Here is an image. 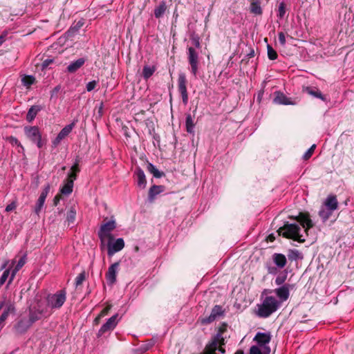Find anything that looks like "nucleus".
Returning <instances> with one entry per match:
<instances>
[{"instance_id": "f257e3e1", "label": "nucleus", "mask_w": 354, "mask_h": 354, "mask_svg": "<svg viewBox=\"0 0 354 354\" xmlns=\"http://www.w3.org/2000/svg\"><path fill=\"white\" fill-rule=\"evenodd\" d=\"M227 329V325L223 323L218 328L217 333L214 336L211 342H209L205 347V350L207 351L208 354H216V351H218L221 353H224L225 350L222 346L225 344V339L227 335H225Z\"/></svg>"}, {"instance_id": "f03ea898", "label": "nucleus", "mask_w": 354, "mask_h": 354, "mask_svg": "<svg viewBox=\"0 0 354 354\" xmlns=\"http://www.w3.org/2000/svg\"><path fill=\"white\" fill-rule=\"evenodd\" d=\"M281 306V301L274 297L267 296L261 304L257 305V315L261 318H267L276 312Z\"/></svg>"}, {"instance_id": "7ed1b4c3", "label": "nucleus", "mask_w": 354, "mask_h": 354, "mask_svg": "<svg viewBox=\"0 0 354 354\" xmlns=\"http://www.w3.org/2000/svg\"><path fill=\"white\" fill-rule=\"evenodd\" d=\"M300 227L295 223H286L278 230L279 234H282L284 237L292 239L299 242H304L305 239H302L300 234Z\"/></svg>"}, {"instance_id": "20e7f679", "label": "nucleus", "mask_w": 354, "mask_h": 354, "mask_svg": "<svg viewBox=\"0 0 354 354\" xmlns=\"http://www.w3.org/2000/svg\"><path fill=\"white\" fill-rule=\"evenodd\" d=\"M66 299V292L64 289L57 291L55 294H49L46 297L48 306L51 309H59Z\"/></svg>"}, {"instance_id": "39448f33", "label": "nucleus", "mask_w": 354, "mask_h": 354, "mask_svg": "<svg viewBox=\"0 0 354 354\" xmlns=\"http://www.w3.org/2000/svg\"><path fill=\"white\" fill-rule=\"evenodd\" d=\"M116 228V222L114 219L110 220L101 225L98 232L97 236L103 243L106 239H113L111 232Z\"/></svg>"}, {"instance_id": "423d86ee", "label": "nucleus", "mask_w": 354, "mask_h": 354, "mask_svg": "<svg viewBox=\"0 0 354 354\" xmlns=\"http://www.w3.org/2000/svg\"><path fill=\"white\" fill-rule=\"evenodd\" d=\"M24 133L26 137L33 143H35L39 149H41L44 146V142L41 140V134L38 127H25Z\"/></svg>"}, {"instance_id": "0eeeda50", "label": "nucleus", "mask_w": 354, "mask_h": 354, "mask_svg": "<svg viewBox=\"0 0 354 354\" xmlns=\"http://www.w3.org/2000/svg\"><path fill=\"white\" fill-rule=\"evenodd\" d=\"M272 259L276 267L268 266V272L269 274H276L277 269H282L286 266L287 259L283 254L274 253L272 256Z\"/></svg>"}, {"instance_id": "6e6552de", "label": "nucleus", "mask_w": 354, "mask_h": 354, "mask_svg": "<svg viewBox=\"0 0 354 354\" xmlns=\"http://www.w3.org/2000/svg\"><path fill=\"white\" fill-rule=\"evenodd\" d=\"M187 59L191 66V73L196 76L198 70L199 56L194 48H187Z\"/></svg>"}, {"instance_id": "1a4fd4ad", "label": "nucleus", "mask_w": 354, "mask_h": 354, "mask_svg": "<svg viewBox=\"0 0 354 354\" xmlns=\"http://www.w3.org/2000/svg\"><path fill=\"white\" fill-rule=\"evenodd\" d=\"M187 78L184 73H180L178 78V89L182 97L183 103L187 105L189 100L188 93L187 90Z\"/></svg>"}, {"instance_id": "9d476101", "label": "nucleus", "mask_w": 354, "mask_h": 354, "mask_svg": "<svg viewBox=\"0 0 354 354\" xmlns=\"http://www.w3.org/2000/svg\"><path fill=\"white\" fill-rule=\"evenodd\" d=\"M32 324L28 317H21L14 325L13 330L15 334L21 335L25 334L31 327Z\"/></svg>"}, {"instance_id": "9b49d317", "label": "nucleus", "mask_w": 354, "mask_h": 354, "mask_svg": "<svg viewBox=\"0 0 354 354\" xmlns=\"http://www.w3.org/2000/svg\"><path fill=\"white\" fill-rule=\"evenodd\" d=\"M124 247V241L122 238H118L115 240L109 239L107 243V254L109 257L113 256L116 252L122 250Z\"/></svg>"}, {"instance_id": "f8f14e48", "label": "nucleus", "mask_w": 354, "mask_h": 354, "mask_svg": "<svg viewBox=\"0 0 354 354\" xmlns=\"http://www.w3.org/2000/svg\"><path fill=\"white\" fill-rule=\"evenodd\" d=\"M118 314H115L104 323L97 333V337H101L106 333L113 330L118 322Z\"/></svg>"}, {"instance_id": "ddd939ff", "label": "nucleus", "mask_w": 354, "mask_h": 354, "mask_svg": "<svg viewBox=\"0 0 354 354\" xmlns=\"http://www.w3.org/2000/svg\"><path fill=\"white\" fill-rule=\"evenodd\" d=\"M3 308H4L3 313L0 315V331L6 325V321L8 319V316L10 314H14L15 313V305L10 301H6V304Z\"/></svg>"}, {"instance_id": "4468645a", "label": "nucleus", "mask_w": 354, "mask_h": 354, "mask_svg": "<svg viewBox=\"0 0 354 354\" xmlns=\"http://www.w3.org/2000/svg\"><path fill=\"white\" fill-rule=\"evenodd\" d=\"M271 338L272 335L270 332H258L254 336L253 340L257 343V345L259 346L270 348L269 344L271 341Z\"/></svg>"}, {"instance_id": "2eb2a0df", "label": "nucleus", "mask_w": 354, "mask_h": 354, "mask_svg": "<svg viewBox=\"0 0 354 354\" xmlns=\"http://www.w3.org/2000/svg\"><path fill=\"white\" fill-rule=\"evenodd\" d=\"M75 121H73L71 124L65 126L60 132L57 134V137L53 141V145L55 147L60 142L66 137L73 130L75 125Z\"/></svg>"}, {"instance_id": "dca6fc26", "label": "nucleus", "mask_w": 354, "mask_h": 354, "mask_svg": "<svg viewBox=\"0 0 354 354\" xmlns=\"http://www.w3.org/2000/svg\"><path fill=\"white\" fill-rule=\"evenodd\" d=\"M223 314L222 306L216 305L212 309L211 313L208 317H204L201 319L203 324H208L213 322L218 317Z\"/></svg>"}, {"instance_id": "f3484780", "label": "nucleus", "mask_w": 354, "mask_h": 354, "mask_svg": "<svg viewBox=\"0 0 354 354\" xmlns=\"http://www.w3.org/2000/svg\"><path fill=\"white\" fill-rule=\"evenodd\" d=\"M119 266V262H115L111 264L109 266L107 272L106 273V279L109 286H112L116 281V275L118 273Z\"/></svg>"}, {"instance_id": "a211bd4d", "label": "nucleus", "mask_w": 354, "mask_h": 354, "mask_svg": "<svg viewBox=\"0 0 354 354\" xmlns=\"http://www.w3.org/2000/svg\"><path fill=\"white\" fill-rule=\"evenodd\" d=\"M291 285L289 283L283 284L279 288H276L274 292L276 294L277 297L281 300L280 301H286L290 296V288Z\"/></svg>"}, {"instance_id": "6ab92c4d", "label": "nucleus", "mask_w": 354, "mask_h": 354, "mask_svg": "<svg viewBox=\"0 0 354 354\" xmlns=\"http://www.w3.org/2000/svg\"><path fill=\"white\" fill-rule=\"evenodd\" d=\"M50 191V185H47L44 189L42 190L41 193L40 194V196L36 203L35 207V212L37 214H39L41 208L44 206V204L45 203L46 198L47 197L48 194Z\"/></svg>"}, {"instance_id": "aec40b11", "label": "nucleus", "mask_w": 354, "mask_h": 354, "mask_svg": "<svg viewBox=\"0 0 354 354\" xmlns=\"http://www.w3.org/2000/svg\"><path fill=\"white\" fill-rule=\"evenodd\" d=\"M295 218L302 225L306 232L313 226V221L307 214L300 213Z\"/></svg>"}, {"instance_id": "412c9836", "label": "nucleus", "mask_w": 354, "mask_h": 354, "mask_svg": "<svg viewBox=\"0 0 354 354\" xmlns=\"http://www.w3.org/2000/svg\"><path fill=\"white\" fill-rule=\"evenodd\" d=\"M165 190V187L163 185H152L148 192V201L150 203H153L157 195L163 192Z\"/></svg>"}, {"instance_id": "4be33fe9", "label": "nucleus", "mask_w": 354, "mask_h": 354, "mask_svg": "<svg viewBox=\"0 0 354 354\" xmlns=\"http://www.w3.org/2000/svg\"><path fill=\"white\" fill-rule=\"evenodd\" d=\"M274 94V103L283 105L295 104V103L290 98H288L283 93L277 91L275 92Z\"/></svg>"}, {"instance_id": "5701e85b", "label": "nucleus", "mask_w": 354, "mask_h": 354, "mask_svg": "<svg viewBox=\"0 0 354 354\" xmlns=\"http://www.w3.org/2000/svg\"><path fill=\"white\" fill-rule=\"evenodd\" d=\"M134 174L136 177L138 186L142 189L145 188L147 180L144 171L140 167H138L136 169Z\"/></svg>"}, {"instance_id": "b1692460", "label": "nucleus", "mask_w": 354, "mask_h": 354, "mask_svg": "<svg viewBox=\"0 0 354 354\" xmlns=\"http://www.w3.org/2000/svg\"><path fill=\"white\" fill-rule=\"evenodd\" d=\"M324 206L330 210L335 211L338 207V202L336 196L329 195L324 203Z\"/></svg>"}, {"instance_id": "393cba45", "label": "nucleus", "mask_w": 354, "mask_h": 354, "mask_svg": "<svg viewBox=\"0 0 354 354\" xmlns=\"http://www.w3.org/2000/svg\"><path fill=\"white\" fill-rule=\"evenodd\" d=\"M86 59L84 57L79 58L78 59L72 62L67 66V71L71 73H75L80 69L85 63Z\"/></svg>"}, {"instance_id": "a878e982", "label": "nucleus", "mask_w": 354, "mask_h": 354, "mask_svg": "<svg viewBox=\"0 0 354 354\" xmlns=\"http://www.w3.org/2000/svg\"><path fill=\"white\" fill-rule=\"evenodd\" d=\"M80 159L77 158L73 165L71 168V171L68 174L66 180H72L74 183V180L77 179V174L80 171L79 167Z\"/></svg>"}, {"instance_id": "bb28decb", "label": "nucleus", "mask_w": 354, "mask_h": 354, "mask_svg": "<svg viewBox=\"0 0 354 354\" xmlns=\"http://www.w3.org/2000/svg\"><path fill=\"white\" fill-rule=\"evenodd\" d=\"M26 261V255L24 254L22 256L18 261L17 263L15 266V268L12 269L9 281L8 284H10L12 281H13L16 274L17 272L24 266Z\"/></svg>"}, {"instance_id": "cd10ccee", "label": "nucleus", "mask_w": 354, "mask_h": 354, "mask_svg": "<svg viewBox=\"0 0 354 354\" xmlns=\"http://www.w3.org/2000/svg\"><path fill=\"white\" fill-rule=\"evenodd\" d=\"M167 10V6L165 1H161L159 4L155 7L153 10L154 17L156 19H160L163 17Z\"/></svg>"}, {"instance_id": "c85d7f7f", "label": "nucleus", "mask_w": 354, "mask_h": 354, "mask_svg": "<svg viewBox=\"0 0 354 354\" xmlns=\"http://www.w3.org/2000/svg\"><path fill=\"white\" fill-rule=\"evenodd\" d=\"M305 91L308 94H309V95H312V96H313V97H315L316 98H319V99L322 100V101L325 102L326 100V96L324 95L322 93V92L320 91V90L318 89L317 88H316V87L308 86V87H306L305 88Z\"/></svg>"}, {"instance_id": "c756f323", "label": "nucleus", "mask_w": 354, "mask_h": 354, "mask_svg": "<svg viewBox=\"0 0 354 354\" xmlns=\"http://www.w3.org/2000/svg\"><path fill=\"white\" fill-rule=\"evenodd\" d=\"M43 317H45V315L41 314L39 311L37 310L34 309L33 308H30L29 309V313H28V319L31 322V323L33 324L35 322H36L38 320H40Z\"/></svg>"}, {"instance_id": "7c9ffc66", "label": "nucleus", "mask_w": 354, "mask_h": 354, "mask_svg": "<svg viewBox=\"0 0 354 354\" xmlns=\"http://www.w3.org/2000/svg\"><path fill=\"white\" fill-rule=\"evenodd\" d=\"M32 308L45 315V317H49L51 315V312L49 310L50 308L48 306V303L46 304L42 301H39L37 305Z\"/></svg>"}, {"instance_id": "2f4dec72", "label": "nucleus", "mask_w": 354, "mask_h": 354, "mask_svg": "<svg viewBox=\"0 0 354 354\" xmlns=\"http://www.w3.org/2000/svg\"><path fill=\"white\" fill-rule=\"evenodd\" d=\"M156 71V66H148L145 65L142 68V76L145 80H147L149 79L155 73Z\"/></svg>"}, {"instance_id": "473e14b6", "label": "nucleus", "mask_w": 354, "mask_h": 354, "mask_svg": "<svg viewBox=\"0 0 354 354\" xmlns=\"http://www.w3.org/2000/svg\"><path fill=\"white\" fill-rule=\"evenodd\" d=\"M270 348L261 347L257 345L252 346L250 348V354H270Z\"/></svg>"}, {"instance_id": "72a5a7b5", "label": "nucleus", "mask_w": 354, "mask_h": 354, "mask_svg": "<svg viewBox=\"0 0 354 354\" xmlns=\"http://www.w3.org/2000/svg\"><path fill=\"white\" fill-rule=\"evenodd\" d=\"M147 171L152 174L153 177L160 178L165 176L164 172L160 171L152 163L147 162Z\"/></svg>"}, {"instance_id": "f704fd0d", "label": "nucleus", "mask_w": 354, "mask_h": 354, "mask_svg": "<svg viewBox=\"0 0 354 354\" xmlns=\"http://www.w3.org/2000/svg\"><path fill=\"white\" fill-rule=\"evenodd\" d=\"M250 10L251 13L256 15H261L263 13V10L259 1H252L250 3Z\"/></svg>"}, {"instance_id": "c9c22d12", "label": "nucleus", "mask_w": 354, "mask_h": 354, "mask_svg": "<svg viewBox=\"0 0 354 354\" xmlns=\"http://www.w3.org/2000/svg\"><path fill=\"white\" fill-rule=\"evenodd\" d=\"M73 183L72 180H66L64 185L60 189V192L62 194L69 195L73 192Z\"/></svg>"}, {"instance_id": "e433bc0d", "label": "nucleus", "mask_w": 354, "mask_h": 354, "mask_svg": "<svg viewBox=\"0 0 354 354\" xmlns=\"http://www.w3.org/2000/svg\"><path fill=\"white\" fill-rule=\"evenodd\" d=\"M39 111L40 108L38 106H32L27 113L26 120L29 122H32Z\"/></svg>"}, {"instance_id": "4c0bfd02", "label": "nucleus", "mask_w": 354, "mask_h": 354, "mask_svg": "<svg viewBox=\"0 0 354 354\" xmlns=\"http://www.w3.org/2000/svg\"><path fill=\"white\" fill-rule=\"evenodd\" d=\"M186 131L189 133H194L195 124L191 114H187L185 120Z\"/></svg>"}, {"instance_id": "58836bf2", "label": "nucleus", "mask_w": 354, "mask_h": 354, "mask_svg": "<svg viewBox=\"0 0 354 354\" xmlns=\"http://www.w3.org/2000/svg\"><path fill=\"white\" fill-rule=\"evenodd\" d=\"M333 212V211L330 210L323 205L319 211V216L322 218L323 222H326L332 215Z\"/></svg>"}, {"instance_id": "ea45409f", "label": "nucleus", "mask_w": 354, "mask_h": 354, "mask_svg": "<svg viewBox=\"0 0 354 354\" xmlns=\"http://www.w3.org/2000/svg\"><path fill=\"white\" fill-rule=\"evenodd\" d=\"M288 257L290 261H296L297 259H302V254L297 250H290L288 251Z\"/></svg>"}, {"instance_id": "a19ab883", "label": "nucleus", "mask_w": 354, "mask_h": 354, "mask_svg": "<svg viewBox=\"0 0 354 354\" xmlns=\"http://www.w3.org/2000/svg\"><path fill=\"white\" fill-rule=\"evenodd\" d=\"M22 84L27 88H29L35 82V78L32 75H24L21 78Z\"/></svg>"}, {"instance_id": "79ce46f5", "label": "nucleus", "mask_w": 354, "mask_h": 354, "mask_svg": "<svg viewBox=\"0 0 354 354\" xmlns=\"http://www.w3.org/2000/svg\"><path fill=\"white\" fill-rule=\"evenodd\" d=\"M6 140L12 146H17L18 148H21L22 151H25L24 147L18 140V139L12 136H8Z\"/></svg>"}, {"instance_id": "37998d69", "label": "nucleus", "mask_w": 354, "mask_h": 354, "mask_svg": "<svg viewBox=\"0 0 354 354\" xmlns=\"http://www.w3.org/2000/svg\"><path fill=\"white\" fill-rule=\"evenodd\" d=\"M76 211L74 207H71L66 214V221L68 225L73 223L75 220Z\"/></svg>"}, {"instance_id": "c03bdc74", "label": "nucleus", "mask_w": 354, "mask_h": 354, "mask_svg": "<svg viewBox=\"0 0 354 354\" xmlns=\"http://www.w3.org/2000/svg\"><path fill=\"white\" fill-rule=\"evenodd\" d=\"M84 22L82 20H80L75 24H73L70 29L68 30V33L75 34L83 26Z\"/></svg>"}, {"instance_id": "a18cd8bd", "label": "nucleus", "mask_w": 354, "mask_h": 354, "mask_svg": "<svg viewBox=\"0 0 354 354\" xmlns=\"http://www.w3.org/2000/svg\"><path fill=\"white\" fill-rule=\"evenodd\" d=\"M287 279V272L279 274L275 279L274 283L277 286H283Z\"/></svg>"}, {"instance_id": "49530a36", "label": "nucleus", "mask_w": 354, "mask_h": 354, "mask_svg": "<svg viewBox=\"0 0 354 354\" xmlns=\"http://www.w3.org/2000/svg\"><path fill=\"white\" fill-rule=\"evenodd\" d=\"M286 12V5L283 1H282L279 5L277 17L279 19H283L285 16Z\"/></svg>"}, {"instance_id": "de8ad7c7", "label": "nucleus", "mask_w": 354, "mask_h": 354, "mask_svg": "<svg viewBox=\"0 0 354 354\" xmlns=\"http://www.w3.org/2000/svg\"><path fill=\"white\" fill-rule=\"evenodd\" d=\"M267 50H268V57L270 60H275L278 55L275 50L273 49V48L268 45L267 46Z\"/></svg>"}, {"instance_id": "09e8293b", "label": "nucleus", "mask_w": 354, "mask_h": 354, "mask_svg": "<svg viewBox=\"0 0 354 354\" xmlns=\"http://www.w3.org/2000/svg\"><path fill=\"white\" fill-rule=\"evenodd\" d=\"M315 147H316V145H313L306 151V153L304 154L303 156V159L304 160H308L313 155L315 149Z\"/></svg>"}, {"instance_id": "8fccbe9b", "label": "nucleus", "mask_w": 354, "mask_h": 354, "mask_svg": "<svg viewBox=\"0 0 354 354\" xmlns=\"http://www.w3.org/2000/svg\"><path fill=\"white\" fill-rule=\"evenodd\" d=\"M10 273V268L6 269L0 277V286H3L6 281Z\"/></svg>"}, {"instance_id": "3c124183", "label": "nucleus", "mask_w": 354, "mask_h": 354, "mask_svg": "<svg viewBox=\"0 0 354 354\" xmlns=\"http://www.w3.org/2000/svg\"><path fill=\"white\" fill-rule=\"evenodd\" d=\"M191 41L192 44L197 48H201V42H200V37L198 35H192L191 36Z\"/></svg>"}, {"instance_id": "603ef678", "label": "nucleus", "mask_w": 354, "mask_h": 354, "mask_svg": "<svg viewBox=\"0 0 354 354\" xmlns=\"http://www.w3.org/2000/svg\"><path fill=\"white\" fill-rule=\"evenodd\" d=\"M86 279V273L85 272H82L80 273L77 277L75 278V286H78L82 283V282Z\"/></svg>"}, {"instance_id": "864d4df0", "label": "nucleus", "mask_w": 354, "mask_h": 354, "mask_svg": "<svg viewBox=\"0 0 354 354\" xmlns=\"http://www.w3.org/2000/svg\"><path fill=\"white\" fill-rule=\"evenodd\" d=\"M96 85H97V82L95 80L88 82L86 86V91L88 92L93 91L95 88Z\"/></svg>"}, {"instance_id": "5fc2aeb1", "label": "nucleus", "mask_w": 354, "mask_h": 354, "mask_svg": "<svg viewBox=\"0 0 354 354\" xmlns=\"http://www.w3.org/2000/svg\"><path fill=\"white\" fill-rule=\"evenodd\" d=\"M278 36H279V41L280 44L282 46H285L286 42L285 34L283 32H279Z\"/></svg>"}, {"instance_id": "6e6d98bb", "label": "nucleus", "mask_w": 354, "mask_h": 354, "mask_svg": "<svg viewBox=\"0 0 354 354\" xmlns=\"http://www.w3.org/2000/svg\"><path fill=\"white\" fill-rule=\"evenodd\" d=\"M111 308V305H107L100 313V317H103L106 315Z\"/></svg>"}, {"instance_id": "4d7b16f0", "label": "nucleus", "mask_w": 354, "mask_h": 354, "mask_svg": "<svg viewBox=\"0 0 354 354\" xmlns=\"http://www.w3.org/2000/svg\"><path fill=\"white\" fill-rule=\"evenodd\" d=\"M16 208V204L15 203H11L8 204L6 207V211L9 212L14 210Z\"/></svg>"}, {"instance_id": "13d9d810", "label": "nucleus", "mask_w": 354, "mask_h": 354, "mask_svg": "<svg viewBox=\"0 0 354 354\" xmlns=\"http://www.w3.org/2000/svg\"><path fill=\"white\" fill-rule=\"evenodd\" d=\"M53 60L50 59H47L44 60L41 65L42 69L47 68L51 63H53Z\"/></svg>"}, {"instance_id": "bf43d9fd", "label": "nucleus", "mask_w": 354, "mask_h": 354, "mask_svg": "<svg viewBox=\"0 0 354 354\" xmlns=\"http://www.w3.org/2000/svg\"><path fill=\"white\" fill-rule=\"evenodd\" d=\"M60 88H61V86L59 85H57V86H55L51 91V97H53L55 94H56L57 92H59Z\"/></svg>"}, {"instance_id": "052dcab7", "label": "nucleus", "mask_w": 354, "mask_h": 354, "mask_svg": "<svg viewBox=\"0 0 354 354\" xmlns=\"http://www.w3.org/2000/svg\"><path fill=\"white\" fill-rule=\"evenodd\" d=\"M60 201V196L59 195H57L55 196L53 199V204L55 206H57Z\"/></svg>"}, {"instance_id": "680f3d73", "label": "nucleus", "mask_w": 354, "mask_h": 354, "mask_svg": "<svg viewBox=\"0 0 354 354\" xmlns=\"http://www.w3.org/2000/svg\"><path fill=\"white\" fill-rule=\"evenodd\" d=\"M6 40V34H2L0 35V46Z\"/></svg>"}, {"instance_id": "e2e57ef3", "label": "nucleus", "mask_w": 354, "mask_h": 354, "mask_svg": "<svg viewBox=\"0 0 354 354\" xmlns=\"http://www.w3.org/2000/svg\"><path fill=\"white\" fill-rule=\"evenodd\" d=\"M6 304V299H3L0 301V310L4 307Z\"/></svg>"}, {"instance_id": "0e129e2a", "label": "nucleus", "mask_w": 354, "mask_h": 354, "mask_svg": "<svg viewBox=\"0 0 354 354\" xmlns=\"http://www.w3.org/2000/svg\"><path fill=\"white\" fill-rule=\"evenodd\" d=\"M8 263V261H6L2 266H1V270H3L6 268L7 265Z\"/></svg>"}, {"instance_id": "69168bd1", "label": "nucleus", "mask_w": 354, "mask_h": 354, "mask_svg": "<svg viewBox=\"0 0 354 354\" xmlns=\"http://www.w3.org/2000/svg\"><path fill=\"white\" fill-rule=\"evenodd\" d=\"M101 318L102 317H100V314H99L98 316L94 320L95 323L97 324Z\"/></svg>"}, {"instance_id": "338daca9", "label": "nucleus", "mask_w": 354, "mask_h": 354, "mask_svg": "<svg viewBox=\"0 0 354 354\" xmlns=\"http://www.w3.org/2000/svg\"><path fill=\"white\" fill-rule=\"evenodd\" d=\"M235 354H244L242 350H238L236 351Z\"/></svg>"}, {"instance_id": "774afa93", "label": "nucleus", "mask_w": 354, "mask_h": 354, "mask_svg": "<svg viewBox=\"0 0 354 354\" xmlns=\"http://www.w3.org/2000/svg\"><path fill=\"white\" fill-rule=\"evenodd\" d=\"M152 346V344H149L147 346H145V351L148 350L151 346Z\"/></svg>"}]
</instances>
